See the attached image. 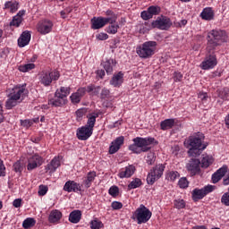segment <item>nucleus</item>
I'll return each mask as SVG.
<instances>
[{
	"instance_id": "55",
	"label": "nucleus",
	"mask_w": 229,
	"mask_h": 229,
	"mask_svg": "<svg viewBox=\"0 0 229 229\" xmlns=\"http://www.w3.org/2000/svg\"><path fill=\"white\" fill-rule=\"evenodd\" d=\"M64 105H67V97H64L62 95L58 96V106H64Z\"/></svg>"
},
{
	"instance_id": "23",
	"label": "nucleus",
	"mask_w": 229,
	"mask_h": 229,
	"mask_svg": "<svg viewBox=\"0 0 229 229\" xmlns=\"http://www.w3.org/2000/svg\"><path fill=\"white\" fill-rule=\"evenodd\" d=\"M123 80L124 73H123V72H119L118 73L114 74L110 81V85H113V87H119L120 85H123Z\"/></svg>"
},
{
	"instance_id": "28",
	"label": "nucleus",
	"mask_w": 229,
	"mask_h": 229,
	"mask_svg": "<svg viewBox=\"0 0 229 229\" xmlns=\"http://www.w3.org/2000/svg\"><path fill=\"white\" fill-rule=\"evenodd\" d=\"M214 164V157L208 155H203L200 165L201 167L207 169V167H210Z\"/></svg>"
},
{
	"instance_id": "46",
	"label": "nucleus",
	"mask_w": 229,
	"mask_h": 229,
	"mask_svg": "<svg viewBox=\"0 0 229 229\" xmlns=\"http://www.w3.org/2000/svg\"><path fill=\"white\" fill-rule=\"evenodd\" d=\"M140 17L143 21H149V19H153L151 13H149L148 9L140 13Z\"/></svg>"
},
{
	"instance_id": "18",
	"label": "nucleus",
	"mask_w": 229,
	"mask_h": 229,
	"mask_svg": "<svg viewBox=\"0 0 229 229\" xmlns=\"http://www.w3.org/2000/svg\"><path fill=\"white\" fill-rule=\"evenodd\" d=\"M228 173V166L226 165H224L221 168H219L215 174L212 175V182L217 183V182L221 181L223 179V176Z\"/></svg>"
},
{
	"instance_id": "9",
	"label": "nucleus",
	"mask_w": 229,
	"mask_h": 229,
	"mask_svg": "<svg viewBox=\"0 0 229 229\" xmlns=\"http://www.w3.org/2000/svg\"><path fill=\"white\" fill-rule=\"evenodd\" d=\"M151 28L161 30L164 31H167L173 26V21H171V18L167 16H158L155 21L151 22Z\"/></svg>"
},
{
	"instance_id": "30",
	"label": "nucleus",
	"mask_w": 229,
	"mask_h": 229,
	"mask_svg": "<svg viewBox=\"0 0 229 229\" xmlns=\"http://www.w3.org/2000/svg\"><path fill=\"white\" fill-rule=\"evenodd\" d=\"M174 124H175L174 119H166L161 122L160 123L161 130H164V131L171 130V128H173Z\"/></svg>"
},
{
	"instance_id": "4",
	"label": "nucleus",
	"mask_w": 229,
	"mask_h": 229,
	"mask_svg": "<svg viewBox=\"0 0 229 229\" xmlns=\"http://www.w3.org/2000/svg\"><path fill=\"white\" fill-rule=\"evenodd\" d=\"M99 117L98 113H91L88 115L87 124L77 129V139L79 140H88L92 137L94 132V126H96V119Z\"/></svg>"
},
{
	"instance_id": "5",
	"label": "nucleus",
	"mask_w": 229,
	"mask_h": 229,
	"mask_svg": "<svg viewBox=\"0 0 229 229\" xmlns=\"http://www.w3.org/2000/svg\"><path fill=\"white\" fill-rule=\"evenodd\" d=\"M132 140L134 143L129 146L130 151L136 153V155H140V153H147V151L151 149V145L155 142V138L137 137Z\"/></svg>"
},
{
	"instance_id": "58",
	"label": "nucleus",
	"mask_w": 229,
	"mask_h": 229,
	"mask_svg": "<svg viewBox=\"0 0 229 229\" xmlns=\"http://www.w3.org/2000/svg\"><path fill=\"white\" fill-rule=\"evenodd\" d=\"M13 205L15 208H21L22 206V199H16L13 200Z\"/></svg>"
},
{
	"instance_id": "14",
	"label": "nucleus",
	"mask_w": 229,
	"mask_h": 229,
	"mask_svg": "<svg viewBox=\"0 0 229 229\" xmlns=\"http://www.w3.org/2000/svg\"><path fill=\"white\" fill-rule=\"evenodd\" d=\"M39 82L45 87H49L53 83V72H41L39 73Z\"/></svg>"
},
{
	"instance_id": "1",
	"label": "nucleus",
	"mask_w": 229,
	"mask_h": 229,
	"mask_svg": "<svg viewBox=\"0 0 229 229\" xmlns=\"http://www.w3.org/2000/svg\"><path fill=\"white\" fill-rule=\"evenodd\" d=\"M207 40L208 47L206 58L200 64L203 71L214 69L216 65H217V57H216V54H214V49H216L217 46H221L223 42H226V40H228V36H226L225 30H213L208 33Z\"/></svg>"
},
{
	"instance_id": "26",
	"label": "nucleus",
	"mask_w": 229,
	"mask_h": 229,
	"mask_svg": "<svg viewBox=\"0 0 229 229\" xmlns=\"http://www.w3.org/2000/svg\"><path fill=\"white\" fill-rule=\"evenodd\" d=\"M4 10H9L11 13H15L19 10V2L17 1H7L4 4Z\"/></svg>"
},
{
	"instance_id": "60",
	"label": "nucleus",
	"mask_w": 229,
	"mask_h": 229,
	"mask_svg": "<svg viewBox=\"0 0 229 229\" xmlns=\"http://www.w3.org/2000/svg\"><path fill=\"white\" fill-rule=\"evenodd\" d=\"M86 92H87V88H79L77 92L75 93H77L81 97V98H82L83 96H85Z\"/></svg>"
},
{
	"instance_id": "41",
	"label": "nucleus",
	"mask_w": 229,
	"mask_h": 229,
	"mask_svg": "<svg viewBox=\"0 0 229 229\" xmlns=\"http://www.w3.org/2000/svg\"><path fill=\"white\" fill-rule=\"evenodd\" d=\"M174 206L175 208H178L179 210L182 208H185V200L182 199H178L174 200Z\"/></svg>"
},
{
	"instance_id": "48",
	"label": "nucleus",
	"mask_w": 229,
	"mask_h": 229,
	"mask_svg": "<svg viewBox=\"0 0 229 229\" xmlns=\"http://www.w3.org/2000/svg\"><path fill=\"white\" fill-rule=\"evenodd\" d=\"M103 227V223L98 220H93L90 222V228L92 229H99Z\"/></svg>"
},
{
	"instance_id": "10",
	"label": "nucleus",
	"mask_w": 229,
	"mask_h": 229,
	"mask_svg": "<svg viewBox=\"0 0 229 229\" xmlns=\"http://www.w3.org/2000/svg\"><path fill=\"white\" fill-rule=\"evenodd\" d=\"M213 191H216V186L214 185H207L201 189L195 188L191 192V198L193 201H199V199H203L207 194H210Z\"/></svg>"
},
{
	"instance_id": "15",
	"label": "nucleus",
	"mask_w": 229,
	"mask_h": 229,
	"mask_svg": "<svg viewBox=\"0 0 229 229\" xmlns=\"http://www.w3.org/2000/svg\"><path fill=\"white\" fill-rule=\"evenodd\" d=\"M124 144V136H120L112 141L111 146L109 147V154L114 155L121 149V146Z\"/></svg>"
},
{
	"instance_id": "8",
	"label": "nucleus",
	"mask_w": 229,
	"mask_h": 229,
	"mask_svg": "<svg viewBox=\"0 0 229 229\" xmlns=\"http://www.w3.org/2000/svg\"><path fill=\"white\" fill-rule=\"evenodd\" d=\"M165 170V165L159 164L154 166L147 176V183L148 185H153L155 182L162 178V174H164Z\"/></svg>"
},
{
	"instance_id": "61",
	"label": "nucleus",
	"mask_w": 229,
	"mask_h": 229,
	"mask_svg": "<svg viewBox=\"0 0 229 229\" xmlns=\"http://www.w3.org/2000/svg\"><path fill=\"white\" fill-rule=\"evenodd\" d=\"M199 99H201V101H207V99H208V94L199 93Z\"/></svg>"
},
{
	"instance_id": "11",
	"label": "nucleus",
	"mask_w": 229,
	"mask_h": 229,
	"mask_svg": "<svg viewBox=\"0 0 229 229\" xmlns=\"http://www.w3.org/2000/svg\"><path fill=\"white\" fill-rule=\"evenodd\" d=\"M36 30L40 35H47V33H51V30H53V21L47 19L41 20L38 21Z\"/></svg>"
},
{
	"instance_id": "19",
	"label": "nucleus",
	"mask_w": 229,
	"mask_h": 229,
	"mask_svg": "<svg viewBox=\"0 0 229 229\" xmlns=\"http://www.w3.org/2000/svg\"><path fill=\"white\" fill-rule=\"evenodd\" d=\"M31 40V32L25 30L21 33L20 38H18V46L19 47H26L30 41Z\"/></svg>"
},
{
	"instance_id": "27",
	"label": "nucleus",
	"mask_w": 229,
	"mask_h": 229,
	"mask_svg": "<svg viewBox=\"0 0 229 229\" xmlns=\"http://www.w3.org/2000/svg\"><path fill=\"white\" fill-rule=\"evenodd\" d=\"M46 173L53 174L56 169H58V158L55 157L52 161L45 167Z\"/></svg>"
},
{
	"instance_id": "63",
	"label": "nucleus",
	"mask_w": 229,
	"mask_h": 229,
	"mask_svg": "<svg viewBox=\"0 0 229 229\" xmlns=\"http://www.w3.org/2000/svg\"><path fill=\"white\" fill-rule=\"evenodd\" d=\"M61 17L63 19H66L67 18V15H65L66 13H71V9H66L64 11H62L61 13Z\"/></svg>"
},
{
	"instance_id": "43",
	"label": "nucleus",
	"mask_w": 229,
	"mask_h": 229,
	"mask_svg": "<svg viewBox=\"0 0 229 229\" xmlns=\"http://www.w3.org/2000/svg\"><path fill=\"white\" fill-rule=\"evenodd\" d=\"M178 185L181 189H187L189 187V181H187V178L182 177L178 182Z\"/></svg>"
},
{
	"instance_id": "33",
	"label": "nucleus",
	"mask_w": 229,
	"mask_h": 229,
	"mask_svg": "<svg viewBox=\"0 0 229 229\" xmlns=\"http://www.w3.org/2000/svg\"><path fill=\"white\" fill-rule=\"evenodd\" d=\"M35 69V64H21L18 67V71L20 72H30V71H33Z\"/></svg>"
},
{
	"instance_id": "6",
	"label": "nucleus",
	"mask_w": 229,
	"mask_h": 229,
	"mask_svg": "<svg viewBox=\"0 0 229 229\" xmlns=\"http://www.w3.org/2000/svg\"><path fill=\"white\" fill-rule=\"evenodd\" d=\"M157 41H147L137 47L136 53L140 58H151L157 51Z\"/></svg>"
},
{
	"instance_id": "37",
	"label": "nucleus",
	"mask_w": 229,
	"mask_h": 229,
	"mask_svg": "<svg viewBox=\"0 0 229 229\" xmlns=\"http://www.w3.org/2000/svg\"><path fill=\"white\" fill-rule=\"evenodd\" d=\"M38 118H34L32 120H21V124L23 126V128H30V126H33L34 123H38Z\"/></svg>"
},
{
	"instance_id": "12",
	"label": "nucleus",
	"mask_w": 229,
	"mask_h": 229,
	"mask_svg": "<svg viewBox=\"0 0 229 229\" xmlns=\"http://www.w3.org/2000/svg\"><path fill=\"white\" fill-rule=\"evenodd\" d=\"M44 164V158L39 155H33L28 159L27 170L33 171V169H37V167H40Z\"/></svg>"
},
{
	"instance_id": "39",
	"label": "nucleus",
	"mask_w": 229,
	"mask_h": 229,
	"mask_svg": "<svg viewBox=\"0 0 229 229\" xmlns=\"http://www.w3.org/2000/svg\"><path fill=\"white\" fill-rule=\"evenodd\" d=\"M148 13L153 17L154 15H158L161 12L160 6L151 5L148 8Z\"/></svg>"
},
{
	"instance_id": "49",
	"label": "nucleus",
	"mask_w": 229,
	"mask_h": 229,
	"mask_svg": "<svg viewBox=\"0 0 229 229\" xmlns=\"http://www.w3.org/2000/svg\"><path fill=\"white\" fill-rule=\"evenodd\" d=\"M110 98V89L104 88L100 93V99H108Z\"/></svg>"
},
{
	"instance_id": "21",
	"label": "nucleus",
	"mask_w": 229,
	"mask_h": 229,
	"mask_svg": "<svg viewBox=\"0 0 229 229\" xmlns=\"http://www.w3.org/2000/svg\"><path fill=\"white\" fill-rule=\"evenodd\" d=\"M101 65L104 67L106 74H112L114 72V68L117 65V61L115 59H106L101 63Z\"/></svg>"
},
{
	"instance_id": "2",
	"label": "nucleus",
	"mask_w": 229,
	"mask_h": 229,
	"mask_svg": "<svg viewBox=\"0 0 229 229\" xmlns=\"http://www.w3.org/2000/svg\"><path fill=\"white\" fill-rule=\"evenodd\" d=\"M7 100L5 102V108L7 110H12L13 106H17L19 103H22L28 96V89H26V85L18 84L13 88L6 89Z\"/></svg>"
},
{
	"instance_id": "62",
	"label": "nucleus",
	"mask_w": 229,
	"mask_h": 229,
	"mask_svg": "<svg viewBox=\"0 0 229 229\" xmlns=\"http://www.w3.org/2000/svg\"><path fill=\"white\" fill-rule=\"evenodd\" d=\"M77 117H83L85 115V109H79L76 111Z\"/></svg>"
},
{
	"instance_id": "42",
	"label": "nucleus",
	"mask_w": 229,
	"mask_h": 229,
	"mask_svg": "<svg viewBox=\"0 0 229 229\" xmlns=\"http://www.w3.org/2000/svg\"><path fill=\"white\" fill-rule=\"evenodd\" d=\"M219 98L224 100H228L229 99V89L228 88H224L223 90L219 92Z\"/></svg>"
},
{
	"instance_id": "45",
	"label": "nucleus",
	"mask_w": 229,
	"mask_h": 229,
	"mask_svg": "<svg viewBox=\"0 0 229 229\" xmlns=\"http://www.w3.org/2000/svg\"><path fill=\"white\" fill-rule=\"evenodd\" d=\"M70 99L73 105H78L81 101V97H80L76 92L72 93L70 97Z\"/></svg>"
},
{
	"instance_id": "3",
	"label": "nucleus",
	"mask_w": 229,
	"mask_h": 229,
	"mask_svg": "<svg viewBox=\"0 0 229 229\" xmlns=\"http://www.w3.org/2000/svg\"><path fill=\"white\" fill-rule=\"evenodd\" d=\"M203 140H205V135L201 132L194 133L188 138L184 144H188V148H190L188 150L190 157H199L201 151L207 148V145L203 144Z\"/></svg>"
},
{
	"instance_id": "64",
	"label": "nucleus",
	"mask_w": 229,
	"mask_h": 229,
	"mask_svg": "<svg viewBox=\"0 0 229 229\" xmlns=\"http://www.w3.org/2000/svg\"><path fill=\"white\" fill-rule=\"evenodd\" d=\"M97 76H99V78L103 79L105 76V70H98Z\"/></svg>"
},
{
	"instance_id": "17",
	"label": "nucleus",
	"mask_w": 229,
	"mask_h": 229,
	"mask_svg": "<svg viewBox=\"0 0 229 229\" xmlns=\"http://www.w3.org/2000/svg\"><path fill=\"white\" fill-rule=\"evenodd\" d=\"M135 171H137V168H135V165H130L125 168L121 169L118 174V176L119 178H131V176L135 174Z\"/></svg>"
},
{
	"instance_id": "24",
	"label": "nucleus",
	"mask_w": 229,
	"mask_h": 229,
	"mask_svg": "<svg viewBox=\"0 0 229 229\" xmlns=\"http://www.w3.org/2000/svg\"><path fill=\"white\" fill-rule=\"evenodd\" d=\"M203 21H214V10L211 7H206L200 13Z\"/></svg>"
},
{
	"instance_id": "59",
	"label": "nucleus",
	"mask_w": 229,
	"mask_h": 229,
	"mask_svg": "<svg viewBox=\"0 0 229 229\" xmlns=\"http://www.w3.org/2000/svg\"><path fill=\"white\" fill-rule=\"evenodd\" d=\"M98 40H106L108 39V34L105 32H100L99 34L97 35Z\"/></svg>"
},
{
	"instance_id": "16",
	"label": "nucleus",
	"mask_w": 229,
	"mask_h": 229,
	"mask_svg": "<svg viewBox=\"0 0 229 229\" xmlns=\"http://www.w3.org/2000/svg\"><path fill=\"white\" fill-rule=\"evenodd\" d=\"M108 24L107 20H105V17H93L91 19V29L92 30H101Z\"/></svg>"
},
{
	"instance_id": "7",
	"label": "nucleus",
	"mask_w": 229,
	"mask_h": 229,
	"mask_svg": "<svg viewBox=\"0 0 229 229\" xmlns=\"http://www.w3.org/2000/svg\"><path fill=\"white\" fill-rule=\"evenodd\" d=\"M151 216H153V214L149 211V208L141 204L133 213L132 219H136L138 225H142L148 223V221L151 219Z\"/></svg>"
},
{
	"instance_id": "29",
	"label": "nucleus",
	"mask_w": 229,
	"mask_h": 229,
	"mask_svg": "<svg viewBox=\"0 0 229 229\" xmlns=\"http://www.w3.org/2000/svg\"><path fill=\"white\" fill-rule=\"evenodd\" d=\"M81 220V211L74 210L69 216L70 223L78 224L79 221Z\"/></svg>"
},
{
	"instance_id": "51",
	"label": "nucleus",
	"mask_w": 229,
	"mask_h": 229,
	"mask_svg": "<svg viewBox=\"0 0 229 229\" xmlns=\"http://www.w3.org/2000/svg\"><path fill=\"white\" fill-rule=\"evenodd\" d=\"M47 191H48L47 186L40 185L38 188V196H46V194H47Z\"/></svg>"
},
{
	"instance_id": "20",
	"label": "nucleus",
	"mask_w": 229,
	"mask_h": 229,
	"mask_svg": "<svg viewBox=\"0 0 229 229\" xmlns=\"http://www.w3.org/2000/svg\"><path fill=\"white\" fill-rule=\"evenodd\" d=\"M64 191L66 192H80L81 186L74 181H67L64 186Z\"/></svg>"
},
{
	"instance_id": "35",
	"label": "nucleus",
	"mask_w": 229,
	"mask_h": 229,
	"mask_svg": "<svg viewBox=\"0 0 229 229\" xmlns=\"http://www.w3.org/2000/svg\"><path fill=\"white\" fill-rule=\"evenodd\" d=\"M140 185H142V181L139 178H135L128 185V189H129V191H131V189H138V187H140Z\"/></svg>"
},
{
	"instance_id": "47",
	"label": "nucleus",
	"mask_w": 229,
	"mask_h": 229,
	"mask_svg": "<svg viewBox=\"0 0 229 229\" xmlns=\"http://www.w3.org/2000/svg\"><path fill=\"white\" fill-rule=\"evenodd\" d=\"M109 194L110 196H112L113 198H117V196H119V187L117 186H112L109 189Z\"/></svg>"
},
{
	"instance_id": "50",
	"label": "nucleus",
	"mask_w": 229,
	"mask_h": 229,
	"mask_svg": "<svg viewBox=\"0 0 229 229\" xmlns=\"http://www.w3.org/2000/svg\"><path fill=\"white\" fill-rule=\"evenodd\" d=\"M50 106H58V100L57 99H50L48 101V106H42V108L44 110H47Z\"/></svg>"
},
{
	"instance_id": "54",
	"label": "nucleus",
	"mask_w": 229,
	"mask_h": 229,
	"mask_svg": "<svg viewBox=\"0 0 229 229\" xmlns=\"http://www.w3.org/2000/svg\"><path fill=\"white\" fill-rule=\"evenodd\" d=\"M221 201L224 205H225L226 207H229V192H225L222 198H221Z\"/></svg>"
},
{
	"instance_id": "52",
	"label": "nucleus",
	"mask_w": 229,
	"mask_h": 229,
	"mask_svg": "<svg viewBox=\"0 0 229 229\" xmlns=\"http://www.w3.org/2000/svg\"><path fill=\"white\" fill-rule=\"evenodd\" d=\"M173 78L175 82L182 81V80H183V74L180 72H174Z\"/></svg>"
},
{
	"instance_id": "34",
	"label": "nucleus",
	"mask_w": 229,
	"mask_h": 229,
	"mask_svg": "<svg viewBox=\"0 0 229 229\" xmlns=\"http://www.w3.org/2000/svg\"><path fill=\"white\" fill-rule=\"evenodd\" d=\"M119 30V24L113 22L110 23V25L106 28V32L109 33V35H115Z\"/></svg>"
},
{
	"instance_id": "22",
	"label": "nucleus",
	"mask_w": 229,
	"mask_h": 229,
	"mask_svg": "<svg viewBox=\"0 0 229 229\" xmlns=\"http://www.w3.org/2000/svg\"><path fill=\"white\" fill-rule=\"evenodd\" d=\"M24 15H26L25 10L19 11V13L14 17H13V20L10 22V26L19 28L21 24H22V21H24Z\"/></svg>"
},
{
	"instance_id": "44",
	"label": "nucleus",
	"mask_w": 229,
	"mask_h": 229,
	"mask_svg": "<svg viewBox=\"0 0 229 229\" xmlns=\"http://www.w3.org/2000/svg\"><path fill=\"white\" fill-rule=\"evenodd\" d=\"M71 94V88L69 87H61L59 96L67 98Z\"/></svg>"
},
{
	"instance_id": "25",
	"label": "nucleus",
	"mask_w": 229,
	"mask_h": 229,
	"mask_svg": "<svg viewBox=\"0 0 229 229\" xmlns=\"http://www.w3.org/2000/svg\"><path fill=\"white\" fill-rule=\"evenodd\" d=\"M96 176L97 174L94 171L88 173L86 179L83 181V185L85 189H89V187L92 185V182L96 180Z\"/></svg>"
},
{
	"instance_id": "38",
	"label": "nucleus",
	"mask_w": 229,
	"mask_h": 229,
	"mask_svg": "<svg viewBox=\"0 0 229 229\" xmlns=\"http://www.w3.org/2000/svg\"><path fill=\"white\" fill-rule=\"evenodd\" d=\"M156 160H157V157L155 156V153L148 152L147 154L146 162L148 165H153Z\"/></svg>"
},
{
	"instance_id": "31",
	"label": "nucleus",
	"mask_w": 229,
	"mask_h": 229,
	"mask_svg": "<svg viewBox=\"0 0 229 229\" xmlns=\"http://www.w3.org/2000/svg\"><path fill=\"white\" fill-rule=\"evenodd\" d=\"M106 18H105V20H107V24H112L117 21V14H115L114 11L107 10L106 12Z\"/></svg>"
},
{
	"instance_id": "13",
	"label": "nucleus",
	"mask_w": 229,
	"mask_h": 229,
	"mask_svg": "<svg viewBox=\"0 0 229 229\" xmlns=\"http://www.w3.org/2000/svg\"><path fill=\"white\" fill-rule=\"evenodd\" d=\"M200 165L201 161H199V159L191 158L187 164L186 168L189 171V173H191V174L194 176L198 174L199 171H201Z\"/></svg>"
},
{
	"instance_id": "53",
	"label": "nucleus",
	"mask_w": 229,
	"mask_h": 229,
	"mask_svg": "<svg viewBox=\"0 0 229 229\" xmlns=\"http://www.w3.org/2000/svg\"><path fill=\"white\" fill-rule=\"evenodd\" d=\"M13 169L15 173H22V164H21V161H16L13 164Z\"/></svg>"
},
{
	"instance_id": "57",
	"label": "nucleus",
	"mask_w": 229,
	"mask_h": 229,
	"mask_svg": "<svg viewBox=\"0 0 229 229\" xmlns=\"http://www.w3.org/2000/svg\"><path fill=\"white\" fill-rule=\"evenodd\" d=\"M0 176H6V166H4V163L0 159Z\"/></svg>"
},
{
	"instance_id": "32",
	"label": "nucleus",
	"mask_w": 229,
	"mask_h": 229,
	"mask_svg": "<svg viewBox=\"0 0 229 229\" xmlns=\"http://www.w3.org/2000/svg\"><path fill=\"white\" fill-rule=\"evenodd\" d=\"M35 225H37V220L32 217L26 218L22 223V226L24 229L33 228Z\"/></svg>"
},
{
	"instance_id": "56",
	"label": "nucleus",
	"mask_w": 229,
	"mask_h": 229,
	"mask_svg": "<svg viewBox=\"0 0 229 229\" xmlns=\"http://www.w3.org/2000/svg\"><path fill=\"white\" fill-rule=\"evenodd\" d=\"M111 207L113 210H121V208H123V203L119 201H114L112 202Z\"/></svg>"
},
{
	"instance_id": "36",
	"label": "nucleus",
	"mask_w": 229,
	"mask_h": 229,
	"mask_svg": "<svg viewBox=\"0 0 229 229\" xmlns=\"http://www.w3.org/2000/svg\"><path fill=\"white\" fill-rule=\"evenodd\" d=\"M180 176V173L176 171H171L166 174V180L169 182H174Z\"/></svg>"
},
{
	"instance_id": "40",
	"label": "nucleus",
	"mask_w": 229,
	"mask_h": 229,
	"mask_svg": "<svg viewBox=\"0 0 229 229\" xmlns=\"http://www.w3.org/2000/svg\"><path fill=\"white\" fill-rule=\"evenodd\" d=\"M49 223H58V210H53L48 217Z\"/></svg>"
}]
</instances>
